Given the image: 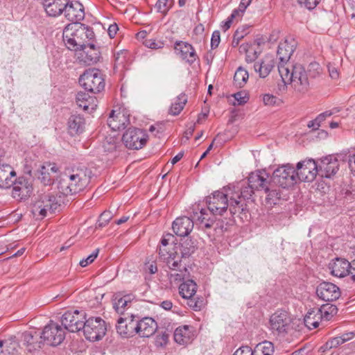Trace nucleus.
I'll use <instances>...</instances> for the list:
<instances>
[{"mask_svg":"<svg viewBox=\"0 0 355 355\" xmlns=\"http://www.w3.org/2000/svg\"><path fill=\"white\" fill-rule=\"evenodd\" d=\"M12 196L20 200L25 199L31 195L33 191V187L28 180L24 177H19L13 183Z\"/></svg>","mask_w":355,"mask_h":355,"instance_id":"obj_26","label":"nucleus"},{"mask_svg":"<svg viewBox=\"0 0 355 355\" xmlns=\"http://www.w3.org/2000/svg\"><path fill=\"white\" fill-rule=\"evenodd\" d=\"M274 353V345L270 341H263L259 343L253 350V355H272Z\"/></svg>","mask_w":355,"mask_h":355,"instance_id":"obj_39","label":"nucleus"},{"mask_svg":"<svg viewBox=\"0 0 355 355\" xmlns=\"http://www.w3.org/2000/svg\"><path fill=\"white\" fill-rule=\"evenodd\" d=\"M240 53L245 54V61L248 63L254 62L259 55V52L254 49L252 44L243 43L239 46Z\"/></svg>","mask_w":355,"mask_h":355,"instance_id":"obj_37","label":"nucleus"},{"mask_svg":"<svg viewBox=\"0 0 355 355\" xmlns=\"http://www.w3.org/2000/svg\"><path fill=\"white\" fill-rule=\"evenodd\" d=\"M292 320L289 313L284 310H277L269 319V329L279 337H285L292 329Z\"/></svg>","mask_w":355,"mask_h":355,"instance_id":"obj_4","label":"nucleus"},{"mask_svg":"<svg viewBox=\"0 0 355 355\" xmlns=\"http://www.w3.org/2000/svg\"><path fill=\"white\" fill-rule=\"evenodd\" d=\"M91 173L85 167L68 168L60 174L58 180V189L64 196L78 193L89 184Z\"/></svg>","mask_w":355,"mask_h":355,"instance_id":"obj_2","label":"nucleus"},{"mask_svg":"<svg viewBox=\"0 0 355 355\" xmlns=\"http://www.w3.org/2000/svg\"><path fill=\"white\" fill-rule=\"evenodd\" d=\"M339 169L338 161L336 158L327 157L322 159L318 166V175L322 178H330Z\"/></svg>","mask_w":355,"mask_h":355,"instance_id":"obj_25","label":"nucleus"},{"mask_svg":"<svg viewBox=\"0 0 355 355\" xmlns=\"http://www.w3.org/2000/svg\"><path fill=\"white\" fill-rule=\"evenodd\" d=\"M76 27L78 28V35H79V37L82 41V50H84L86 49L87 45H88L89 42H95V35L93 31V28L84 24L78 23V25H76Z\"/></svg>","mask_w":355,"mask_h":355,"instance_id":"obj_32","label":"nucleus"},{"mask_svg":"<svg viewBox=\"0 0 355 355\" xmlns=\"http://www.w3.org/2000/svg\"><path fill=\"white\" fill-rule=\"evenodd\" d=\"M76 25H78V23H71L63 30V41L67 49L72 51L83 49L82 41L78 35V28Z\"/></svg>","mask_w":355,"mask_h":355,"instance_id":"obj_15","label":"nucleus"},{"mask_svg":"<svg viewBox=\"0 0 355 355\" xmlns=\"http://www.w3.org/2000/svg\"><path fill=\"white\" fill-rule=\"evenodd\" d=\"M59 206L55 196L44 194L34 201L31 207V212L37 219H43L48 212H54Z\"/></svg>","mask_w":355,"mask_h":355,"instance_id":"obj_5","label":"nucleus"},{"mask_svg":"<svg viewBox=\"0 0 355 355\" xmlns=\"http://www.w3.org/2000/svg\"><path fill=\"white\" fill-rule=\"evenodd\" d=\"M237 105H243L248 102L249 96L245 92V90H240L238 92L233 94Z\"/></svg>","mask_w":355,"mask_h":355,"instance_id":"obj_50","label":"nucleus"},{"mask_svg":"<svg viewBox=\"0 0 355 355\" xmlns=\"http://www.w3.org/2000/svg\"><path fill=\"white\" fill-rule=\"evenodd\" d=\"M317 295L325 302H332L338 300L340 296V290L336 284L323 282L316 288Z\"/></svg>","mask_w":355,"mask_h":355,"instance_id":"obj_16","label":"nucleus"},{"mask_svg":"<svg viewBox=\"0 0 355 355\" xmlns=\"http://www.w3.org/2000/svg\"><path fill=\"white\" fill-rule=\"evenodd\" d=\"M267 193L266 201L270 205H276L280 199L281 195L277 189H270L268 186V191H265Z\"/></svg>","mask_w":355,"mask_h":355,"instance_id":"obj_44","label":"nucleus"},{"mask_svg":"<svg viewBox=\"0 0 355 355\" xmlns=\"http://www.w3.org/2000/svg\"><path fill=\"white\" fill-rule=\"evenodd\" d=\"M321 0H298L301 6H304L308 10L314 9L320 2Z\"/></svg>","mask_w":355,"mask_h":355,"instance_id":"obj_54","label":"nucleus"},{"mask_svg":"<svg viewBox=\"0 0 355 355\" xmlns=\"http://www.w3.org/2000/svg\"><path fill=\"white\" fill-rule=\"evenodd\" d=\"M241 17L236 14V12L232 14L227 18V19L221 23L220 27L223 31H227L234 22V20H239Z\"/></svg>","mask_w":355,"mask_h":355,"instance_id":"obj_48","label":"nucleus"},{"mask_svg":"<svg viewBox=\"0 0 355 355\" xmlns=\"http://www.w3.org/2000/svg\"><path fill=\"white\" fill-rule=\"evenodd\" d=\"M296 46L297 42L292 37H286L284 42L279 43L277 49L279 60L278 71L285 85L291 83L294 87H306L309 82L304 68L301 64H288Z\"/></svg>","mask_w":355,"mask_h":355,"instance_id":"obj_1","label":"nucleus"},{"mask_svg":"<svg viewBox=\"0 0 355 355\" xmlns=\"http://www.w3.org/2000/svg\"><path fill=\"white\" fill-rule=\"evenodd\" d=\"M327 67L330 77L332 79H338L339 77L338 69L331 64H328Z\"/></svg>","mask_w":355,"mask_h":355,"instance_id":"obj_63","label":"nucleus"},{"mask_svg":"<svg viewBox=\"0 0 355 355\" xmlns=\"http://www.w3.org/2000/svg\"><path fill=\"white\" fill-rule=\"evenodd\" d=\"M189 213L190 214V218L193 220H200V203L196 202L191 207H189Z\"/></svg>","mask_w":355,"mask_h":355,"instance_id":"obj_53","label":"nucleus"},{"mask_svg":"<svg viewBox=\"0 0 355 355\" xmlns=\"http://www.w3.org/2000/svg\"><path fill=\"white\" fill-rule=\"evenodd\" d=\"M251 31L252 26L249 24H242L236 28L233 36L241 41L245 36L250 34Z\"/></svg>","mask_w":355,"mask_h":355,"instance_id":"obj_43","label":"nucleus"},{"mask_svg":"<svg viewBox=\"0 0 355 355\" xmlns=\"http://www.w3.org/2000/svg\"><path fill=\"white\" fill-rule=\"evenodd\" d=\"M112 218V212L110 211H105L100 215L97 223V225L100 227H105V225H107V223L110 222Z\"/></svg>","mask_w":355,"mask_h":355,"instance_id":"obj_49","label":"nucleus"},{"mask_svg":"<svg viewBox=\"0 0 355 355\" xmlns=\"http://www.w3.org/2000/svg\"><path fill=\"white\" fill-rule=\"evenodd\" d=\"M136 318L132 314L125 318L120 317L117 320V333L123 338H130L137 334Z\"/></svg>","mask_w":355,"mask_h":355,"instance_id":"obj_17","label":"nucleus"},{"mask_svg":"<svg viewBox=\"0 0 355 355\" xmlns=\"http://www.w3.org/2000/svg\"><path fill=\"white\" fill-rule=\"evenodd\" d=\"M63 13L71 23H80L79 21L85 18L84 6L76 0L68 1L66 8H64Z\"/></svg>","mask_w":355,"mask_h":355,"instance_id":"obj_18","label":"nucleus"},{"mask_svg":"<svg viewBox=\"0 0 355 355\" xmlns=\"http://www.w3.org/2000/svg\"><path fill=\"white\" fill-rule=\"evenodd\" d=\"M175 54L188 63H193L198 58L193 47L189 43L182 41L176 42L174 45Z\"/></svg>","mask_w":355,"mask_h":355,"instance_id":"obj_22","label":"nucleus"},{"mask_svg":"<svg viewBox=\"0 0 355 355\" xmlns=\"http://www.w3.org/2000/svg\"><path fill=\"white\" fill-rule=\"evenodd\" d=\"M164 262L166 263L168 267L172 271H180L182 267L181 260L177 252Z\"/></svg>","mask_w":355,"mask_h":355,"instance_id":"obj_42","label":"nucleus"},{"mask_svg":"<svg viewBox=\"0 0 355 355\" xmlns=\"http://www.w3.org/2000/svg\"><path fill=\"white\" fill-rule=\"evenodd\" d=\"M148 139V135L145 130L132 128L125 131L123 135L122 141L127 148L139 150L146 144Z\"/></svg>","mask_w":355,"mask_h":355,"instance_id":"obj_8","label":"nucleus"},{"mask_svg":"<svg viewBox=\"0 0 355 355\" xmlns=\"http://www.w3.org/2000/svg\"><path fill=\"white\" fill-rule=\"evenodd\" d=\"M174 247L173 248H168L165 247H159V257L161 260L164 262L166 260H168L176 252L173 251Z\"/></svg>","mask_w":355,"mask_h":355,"instance_id":"obj_47","label":"nucleus"},{"mask_svg":"<svg viewBox=\"0 0 355 355\" xmlns=\"http://www.w3.org/2000/svg\"><path fill=\"white\" fill-rule=\"evenodd\" d=\"M297 180L312 182L318 174V165L312 159L299 162L296 166Z\"/></svg>","mask_w":355,"mask_h":355,"instance_id":"obj_13","label":"nucleus"},{"mask_svg":"<svg viewBox=\"0 0 355 355\" xmlns=\"http://www.w3.org/2000/svg\"><path fill=\"white\" fill-rule=\"evenodd\" d=\"M248 182L252 189L257 191H267L270 185L268 174L265 171L259 170L249 175Z\"/></svg>","mask_w":355,"mask_h":355,"instance_id":"obj_20","label":"nucleus"},{"mask_svg":"<svg viewBox=\"0 0 355 355\" xmlns=\"http://www.w3.org/2000/svg\"><path fill=\"white\" fill-rule=\"evenodd\" d=\"M201 213V228L202 227H205V228H210L213 226V225L215 223V218L214 217H212L211 218H209L206 220L205 215V211L203 209H201L200 211Z\"/></svg>","mask_w":355,"mask_h":355,"instance_id":"obj_52","label":"nucleus"},{"mask_svg":"<svg viewBox=\"0 0 355 355\" xmlns=\"http://www.w3.org/2000/svg\"><path fill=\"white\" fill-rule=\"evenodd\" d=\"M248 72L242 67H239L234 76V81L236 87H243L248 79Z\"/></svg>","mask_w":355,"mask_h":355,"instance_id":"obj_41","label":"nucleus"},{"mask_svg":"<svg viewBox=\"0 0 355 355\" xmlns=\"http://www.w3.org/2000/svg\"><path fill=\"white\" fill-rule=\"evenodd\" d=\"M271 180L282 188L292 187L297 181L296 170L291 164L282 165L274 171Z\"/></svg>","mask_w":355,"mask_h":355,"instance_id":"obj_6","label":"nucleus"},{"mask_svg":"<svg viewBox=\"0 0 355 355\" xmlns=\"http://www.w3.org/2000/svg\"><path fill=\"white\" fill-rule=\"evenodd\" d=\"M98 249L94 250L91 254H89L86 259H83L80 261V265L82 267H86L89 264L92 263L95 259L97 257L98 254Z\"/></svg>","mask_w":355,"mask_h":355,"instance_id":"obj_55","label":"nucleus"},{"mask_svg":"<svg viewBox=\"0 0 355 355\" xmlns=\"http://www.w3.org/2000/svg\"><path fill=\"white\" fill-rule=\"evenodd\" d=\"M129 123V112L123 107H114L107 119V125L112 130L117 131L125 129Z\"/></svg>","mask_w":355,"mask_h":355,"instance_id":"obj_11","label":"nucleus"},{"mask_svg":"<svg viewBox=\"0 0 355 355\" xmlns=\"http://www.w3.org/2000/svg\"><path fill=\"white\" fill-rule=\"evenodd\" d=\"M194 223L190 217L177 218L173 223V232L179 236H187L193 228Z\"/></svg>","mask_w":355,"mask_h":355,"instance_id":"obj_27","label":"nucleus"},{"mask_svg":"<svg viewBox=\"0 0 355 355\" xmlns=\"http://www.w3.org/2000/svg\"><path fill=\"white\" fill-rule=\"evenodd\" d=\"M64 329L51 321L44 327L40 336L44 343L52 346L60 345L64 340Z\"/></svg>","mask_w":355,"mask_h":355,"instance_id":"obj_9","label":"nucleus"},{"mask_svg":"<svg viewBox=\"0 0 355 355\" xmlns=\"http://www.w3.org/2000/svg\"><path fill=\"white\" fill-rule=\"evenodd\" d=\"M275 67V61L271 56H266L261 62L254 63V71L259 77L266 78Z\"/></svg>","mask_w":355,"mask_h":355,"instance_id":"obj_31","label":"nucleus"},{"mask_svg":"<svg viewBox=\"0 0 355 355\" xmlns=\"http://www.w3.org/2000/svg\"><path fill=\"white\" fill-rule=\"evenodd\" d=\"M173 238V235L171 234H165L161 240V244L159 247H165L168 248H173L172 243L170 244L169 241Z\"/></svg>","mask_w":355,"mask_h":355,"instance_id":"obj_59","label":"nucleus"},{"mask_svg":"<svg viewBox=\"0 0 355 355\" xmlns=\"http://www.w3.org/2000/svg\"><path fill=\"white\" fill-rule=\"evenodd\" d=\"M137 334L141 337H150L153 336L157 329V324L154 319L146 317L139 320L136 319Z\"/></svg>","mask_w":355,"mask_h":355,"instance_id":"obj_23","label":"nucleus"},{"mask_svg":"<svg viewBox=\"0 0 355 355\" xmlns=\"http://www.w3.org/2000/svg\"><path fill=\"white\" fill-rule=\"evenodd\" d=\"M198 286L192 279H187L179 286V293L184 299L187 300V305L195 311H198V297H195L197 291Z\"/></svg>","mask_w":355,"mask_h":355,"instance_id":"obj_14","label":"nucleus"},{"mask_svg":"<svg viewBox=\"0 0 355 355\" xmlns=\"http://www.w3.org/2000/svg\"><path fill=\"white\" fill-rule=\"evenodd\" d=\"M47 171L48 169H46V167L45 166H42L41 167L40 173L42 177H39V178L41 179L42 182H43L44 184H50L51 182V180L49 174H46V172Z\"/></svg>","mask_w":355,"mask_h":355,"instance_id":"obj_60","label":"nucleus"},{"mask_svg":"<svg viewBox=\"0 0 355 355\" xmlns=\"http://www.w3.org/2000/svg\"><path fill=\"white\" fill-rule=\"evenodd\" d=\"M16 173L9 164H0V188L8 189L12 186Z\"/></svg>","mask_w":355,"mask_h":355,"instance_id":"obj_28","label":"nucleus"},{"mask_svg":"<svg viewBox=\"0 0 355 355\" xmlns=\"http://www.w3.org/2000/svg\"><path fill=\"white\" fill-rule=\"evenodd\" d=\"M172 6V1L170 0H157L155 8L157 12L166 15Z\"/></svg>","mask_w":355,"mask_h":355,"instance_id":"obj_45","label":"nucleus"},{"mask_svg":"<svg viewBox=\"0 0 355 355\" xmlns=\"http://www.w3.org/2000/svg\"><path fill=\"white\" fill-rule=\"evenodd\" d=\"M197 241H193L191 239H186L181 243L180 251L182 257H188L192 254L196 250Z\"/></svg>","mask_w":355,"mask_h":355,"instance_id":"obj_40","label":"nucleus"},{"mask_svg":"<svg viewBox=\"0 0 355 355\" xmlns=\"http://www.w3.org/2000/svg\"><path fill=\"white\" fill-rule=\"evenodd\" d=\"M82 329L86 339L90 341L101 339L106 333L105 322L100 317L89 318L85 320Z\"/></svg>","mask_w":355,"mask_h":355,"instance_id":"obj_7","label":"nucleus"},{"mask_svg":"<svg viewBox=\"0 0 355 355\" xmlns=\"http://www.w3.org/2000/svg\"><path fill=\"white\" fill-rule=\"evenodd\" d=\"M231 187L232 192L238 201H239L241 198L244 199L250 198L255 190L250 187L248 182V185H245V182H240L237 183L236 186H231Z\"/></svg>","mask_w":355,"mask_h":355,"instance_id":"obj_35","label":"nucleus"},{"mask_svg":"<svg viewBox=\"0 0 355 355\" xmlns=\"http://www.w3.org/2000/svg\"><path fill=\"white\" fill-rule=\"evenodd\" d=\"M85 119L80 115H71L68 120V128L71 135L83 132L85 128Z\"/></svg>","mask_w":355,"mask_h":355,"instance_id":"obj_36","label":"nucleus"},{"mask_svg":"<svg viewBox=\"0 0 355 355\" xmlns=\"http://www.w3.org/2000/svg\"><path fill=\"white\" fill-rule=\"evenodd\" d=\"M348 164L351 172L355 175V153L348 156Z\"/></svg>","mask_w":355,"mask_h":355,"instance_id":"obj_64","label":"nucleus"},{"mask_svg":"<svg viewBox=\"0 0 355 355\" xmlns=\"http://www.w3.org/2000/svg\"><path fill=\"white\" fill-rule=\"evenodd\" d=\"M324 318L326 320L330 319L329 314L324 308H314L308 311L304 318L305 326L309 329L317 328L319 326L322 319Z\"/></svg>","mask_w":355,"mask_h":355,"instance_id":"obj_19","label":"nucleus"},{"mask_svg":"<svg viewBox=\"0 0 355 355\" xmlns=\"http://www.w3.org/2000/svg\"><path fill=\"white\" fill-rule=\"evenodd\" d=\"M132 300L131 295L121 296V294H116L112 300L113 308L118 313L123 314L127 307L130 306Z\"/></svg>","mask_w":355,"mask_h":355,"instance_id":"obj_33","label":"nucleus"},{"mask_svg":"<svg viewBox=\"0 0 355 355\" xmlns=\"http://www.w3.org/2000/svg\"><path fill=\"white\" fill-rule=\"evenodd\" d=\"M351 263L344 258H336L329 264L331 274L336 277L343 278L349 275Z\"/></svg>","mask_w":355,"mask_h":355,"instance_id":"obj_24","label":"nucleus"},{"mask_svg":"<svg viewBox=\"0 0 355 355\" xmlns=\"http://www.w3.org/2000/svg\"><path fill=\"white\" fill-rule=\"evenodd\" d=\"M85 54V62L88 64H94L100 61L101 58V46L97 42H89L86 49L83 50Z\"/></svg>","mask_w":355,"mask_h":355,"instance_id":"obj_30","label":"nucleus"},{"mask_svg":"<svg viewBox=\"0 0 355 355\" xmlns=\"http://www.w3.org/2000/svg\"><path fill=\"white\" fill-rule=\"evenodd\" d=\"M85 322V313L78 310L67 311L61 318L62 324L64 327V329L71 332H76L82 329Z\"/></svg>","mask_w":355,"mask_h":355,"instance_id":"obj_12","label":"nucleus"},{"mask_svg":"<svg viewBox=\"0 0 355 355\" xmlns=\"http://www.w3.org/2000/svg\"><path fill=\"white\" fill-rule=\"evenodd\" d=\"M327 110L325 111L321 114H320L315 119L316 121L320 125L322 121H324L327 117L331 116L332 114H334L336 112H338V110Z\"/></svg>","mask_w":355,"mask_h":355,"instance_id":"obj_56","label":"nucleus"},{"mask_svg":"<svg viewBox=\"0 0 355 355\" xmlns=\"http://www.w3.org/2000/svg\"><path fill=\"white\" fill-rule=\"evenodd\" d=\"M83 89H104L105 79L101 71L96 69H89L80 75L78 79Z\"/></svg>","mask_w":355,"mask_h":355,"instance_id":"obj_10","label":"nucleus"},{"mask_svg":"<svg viewBox=\"0 0 355 355\" xmlns=\"http://www.w3.org/2000/svg\"><path fill=\"white\" fill-rule=\"evenodd\" d=\"M342 344V340L338 336L332 338L327 340V347L329 346L331 347V349L336 348Z\"/></svg>","mask_w":355,"mask_h":355,"instance_id":"obj_62","label":"nucleus"},{"mask_svg":"<svg viewBox=\"0 0 355 355\" xmlns=\"http://www.w3.org/2000/svg\"><path fill=\"white\" fill-rule=\"evenodd\" d=\"M206 203L209 210L214 215H221L227 209L229 203L230 205V211L232 214H235L236 206L239 205L240 201H238L232 192L230 185L224 187L223 191H214L211 196L206 198Z\"/></svg>","mask_w":355,"mask_h":355,"instance_id":"obj_3","label":"nucleus"},{"mask_svg":"<svg viewBox=\"0 0 355 355\" xmlns=\"http://www.w3.org/2000/svg\"><path fill=\"white\" fill-rule=\"evenodd\" d=\"M24 344L29 352L42 347V342L38 341L39 334L36 331H26L22 335Z\"/></svg>","mask_w":355,"mask_h":355,"instance_id":"obj_34","label":"nucleus"},{"mask_svg":"<svg viewBox=\"0 0 355 355\" xmlns=\"http://www.w3.org/2000/svg\"><path fill=\"white\" fill-rule=\"evenodd\" d=\"M94 90L80 91L76 96L77 105L84 110H94L98 104Z\"/></svg>","mask_w":355,"mask_h":355,"instance_id":"obj_21","label":"nucleus"},{"mask_svg":"<svg viewBox=\"0 0 355 355\" xmlns=\"http://www.w3.org/2000/svg\"><path fill=\"white\" fill-rule=\"evenodd\" d=\"M233 355H253V350L248 346H241Z\"/></svg>","mask_w":355,"mask_h":355,"instance_id":"obj_58","label":"nucleus"},{"mask_svg":"<svg viewBox=\"0 0 355 355\" xmlns=\"http://www.w3.org/2000/svg\"><path fill=\"white\" fill-rule=\"evenodd\" d=\"M321 73V67L320 64L317 62H311L309 65L308 68V73L309 76L311 78H315L319 76Z\"/></svg>","mask_w":355,"mask_h":355,"instance_id":"obj_51","label":"nucleus"},{"mask_svg":"<svg viewBox=\"0 0 355 355\" xmlns=\"http://www.w3.org/2000/svg\"><path fill=\"white\" fill-rule=\"evenodd\" d=\"M184 275L182 272L180 271H174V272H171L169 275V279L171 282H179L183 279Z\"/></svg>","mask_w":355,"mask_h":355,"instance_id":"obj_61","label":"nucleus"},{"mask_svg":"<svg viewBox=\"0 0 355 355\" xmlns=\"http://www.w3.org/2000/svg\"><path fill=\"white\" fill-rule=\"evenodd\" d=\"M220 41V35L218 31H215L212 33L211 39V46L212 49H216L218 46Z\"/></svg>","mask_w":355,"mask_h":355,"instance_id":"obj_57","label":"nucleus"},{"mask_svg":"<svg viewBox=\"0 0 355 355\" xmlns=\"http://www.w3.org/2000/svg\"><path fill=\"white\" fill-rule=\"evenodd\" d=\"M193 337V327L189 325L179 327L174 332V340L180 345H187L191 343Z\"/></svg>","mask_w":355,"mask_h":355,"instance_id":"obj_29","label":"nucleus"},{"mask_svg":"<svg viewBox=\"0 0 355 355\" xmlns=\"http://www.w3.org/2000/svg\"><path fill=\"white\" fill-rule=\"evenodd\" d=\"M187 102V96L185 94L182 93L174 99L169 109V114L173 116L179 114L183 110Z\"/></svg>","mask_w":355,"mask_h":355,"instance_id":"obj_38","label":"nucleus"},{"mask_svg":"<svg viewBox=\"0 0 355 355\" xmlns=\"http://www.w3.org/2000/svg\"><path fill=\"white\" fill-rule=\"evenodd\" d=\"M263 101L266 105L269 106H278L282 103V101L281 98L270 94H266L263 95Z\"/></svg>","mask_w":355,"mask_h":355,"instance_id":"obj_46","label":"nucleus"}]
</instances>
